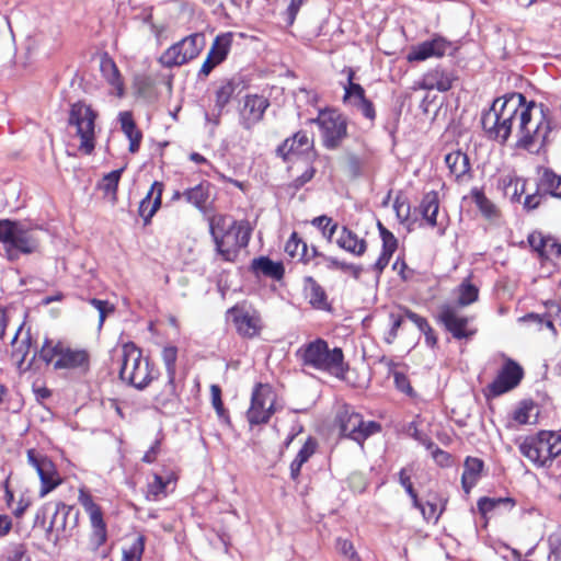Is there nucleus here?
Instances as JSON below:
<instances>
[{
	"label": "nucleus",
	"mask_w": 561,
	"mask_h": 561,
	"mask_svg": "<svg viewBox=\"0 0 561 561\" xmlns=\"http://www.w3.org/2000/svg\"><path fill=\"white\" fill-rule=\"evenodd\" d=\"M529 245L540 257L546 260L557 259L561 255V243L553 238L543 237L540 232H533L528 236Z\"/></svg>",
	"instance_id": "23"
},
{
	"label": "nucleus",
	"mask_w": 561,
	"mask_h": 561,
	"mask_svg": "<svg viewBox=\"0 0 561 561\" xmlns=\"http://www.w3.org/2000/svg\"><path fill=\"white\" fill-rule=\"evenodd\" d=\"M547 311L543 314L528 313L520 318L524 322H534L539 325H545L550 330H554L553 322L556 320L561 321V308L557 302L550 301L546 304Z\"/></svg>",
	"instance_id": "27"
},
{
	"label": "nucleus",
	"mask_w": 561,
	"mask_h": 561,
	"mask_svg": "<svg viewBox=\"0 0 561 561\" xmlns=\"http://www.w3.org/2000/svg\"><path fill=\"white\" fill-rule=\"evenodd\" d=\"M549 558H553L554 561L561 559V525L549 536Z\"/></svg>",
	"instance_id": "54"
},
{
	"label": "nucleus",
	"mask_w": 561,
	"mask_h": 561,
	"mask_svg": "<svg viewBox=\"0 0 561 561\" xmlns=\"http://www.w3.org/2000/svg\"><path fill=\"white\" fill-rule=\"evenodd\" d=\"M240 83V79L236 77L224 79L219 82L215 91V104L219 110H222L232 100L239 91Z\"/></svg>",
	"instance_id": "28"
},
{
	"label": "nucleus",
	"mask_w": 561,
	"mask_h": 561,
	"mask_svg": "<svg viewBox=\"0 0 561 561\" xmlns=\"http://www.w3.org/2000/svg\"><path fill=\"white\" fill-rule=\"evenodd\" d=\"M306 242H304L297 234L293 232L285 244V252L293 259H298L302 262V254L306 250Z\"/></svg>",
	"instance_id": "49"
},
{
	"label": "nucleus",
	"mask_w": 561,
	"mask_h": 561,
	"mask_svg": "<svg viewBox=\"0 0 561 561\" xmlns=\"http://www.w3.org/2000/svg\"><path fill=\"white\" fill-rule=\"evenodd\" d=\"M146 539L142 535H138L130 546L123 550L122 561H141L145 551Z\"/></svg>",
	"instance_id": "47"
},
{
	"label": "nucleus",
	"mask_w": 561,
	"mask_h": 561,
	"mask_svg": "<svg viewBox=\"0 0 561 561\" xmlns=\"http://www.w3.org/2000/svg\"><path fill=\"white\" fill-rule=\"evenodd\" d=\"M72 511L73 506L71 505H67L62 502L56 503L54 515L46 530L47 535L56 533V537L58 538L59 534L66 531L68 517Z\"/></svg>",
	"instance_id": "31"
},
{
	"label": "nucleus",
	"mask_w": 561,
	"mask_h": 561,
	"mask_svg": "<svg viewBox=\"0 0 561 561\" xmlns=\"http://www.w3.org/2000/svg\"><path fill=\"white\" fill-rule=\"evenodd\" d=\"M237 332L248 339H252L260 334L262 329V320L257 311L247 307L245 305H237L227 311Z\"/></svg>",
	"instance_id": "15"
},
{
	"label": "nucleus",
	"mask_w": 561,
	"mask_h": 561,
	"mask_svg": "<svg viewBox=\"0 0 561 561\" xmlns=\"http://www.w3.org/2000/svg\"><path fill=\"white\" fill-rule=\"evenodd\" d=\"M210 396H211V403L215 408L217 414L220 417H224L226 415V410L224 408V403L221 401V389L217 385H211L210 387Z\"/></svg>",
	"instance_id": "59"
},
{
	"label": "nucleus",
	"mask_w": 561,
	"mask_h": 561,
	"mask_svg": "<svg viewBox=\"0 0 561 561\" xmlns=\"http://www.w3.org/2000/svg\"><path fill=\"white\" fill-rule=\"evenodd\" d=\"M520 454L537 467H549L561 454V435L552 431H540L526 437L519 445Z\"/></svg>",
	"instance_id": "7"
},
{
	"label": "nucleus",
	"mask_w": 561,
	"mask_h": 561,
	"mask_svg": "<svg viewBox=\"0 0 561 561\" xmlns=\"http://www.w3.org/2000/svg\"><path fill=\"white\" fill-rule=\"evenodd\" d=\"M451 43L440 35H435L428 41H424L410 48L407 54L409 62H420L428 58H442L450 49Z\"/></svg>",
	"instance_id": "18"
},
{
	"label": "nucleus",
	"mask_w": 561,
	"mask_h": 561,
	"mask_svg": "<svg viewBox=\"0 0 561 561\" xmlns=\"http://www.w3.org/2000/svg\"><path fill=\"white\" fill-rule=\"evenodd\" d=\"M393 379H394V385L398 390H400L409 396H413V388L411 387L410 380L408 379V377L404 374L396 371L393 374Z\"/></svg>",
	"instance_id": "61"
},
{
	"label": "nucleus",
	"mask_w": 561,
	"mask_h": 561,
	"mask_svg": "<svg viewBox=\"0 0 561 561\" xmlns=\"http://www.w3.org/2000/svg\"><path fill=\"white\" fill-rule=\"evenodd\" d=\"M324 253L320 252L317 247L312 245L311 248H308V245L306 244V250H305V252L302 254V262L305 264H312V265H314V263Z\"/></svg>",
	"instance_id": "63"
},
{
	"label": "nucleus",
	"mask_w": 561,
	"mask_h": 561,
	"mask_svg": "<svg viewBox=\"0 0 561 561\" xmlns=\"http://www.w3.org/2000/svg\"><path fill=\"white\" fill-rule=\"evenodd\" d=\"M21 331L22 325L18 328L11 340L12 356L18 358L19 364H22L24 362L31 346V337L28 333L25 335V337L19 341V334L21 333Z\"/></svg>",
	"instance_id": "43"
},
{
	"label": "nucleus",
	"mask_w": 561,
	"mask_h": 561,
	"mask_svg": "<svg viewBox=\"0 0 561 561\" xmlns=\"http://www.w3.org/2000/svg\"><path fill=\"white\" fill-rule=\"evenodd\" d=\"M438 210L439 201L437 193L430 192L425 194L420 204V211L423 219H425L431 227H435L437 225Z\"/></svg>",
	"instance_id": "35"
},
{
	"label": "nucleus",
	"mask_w": 561,
	"mask_h": 561,
	"mask_svg": "<svg viewBox=\"0 0 561 561\" xmlns=\"http://www.w3.org/2000/svg\"><path fill=\"white\" fill-rule=\"evenodd\" d=\"M163 187L162 182L154 181L146 197L140 202L138 211L145 224H148L160 208Z\"/></svg>",
	"instance_id": "25"
},
{
	"label": "nucleus",
	"mask_w": 561,
	"mask_h": 561,
	"mask_svg": "<svg viewBox=\"0 0 561 561\" xmlns=\"http://www.w3.org/2000/svg\"><path fill=\"white\" fill-rule=\"evenodd\" d=\"M90 304L99 311V325L102 327L106 316L114 311L113 305L107 300H100L96 298L91 299Z\"/></svg>",
	"instance_id": "56"
},
{
	"label": "nucleus",
	"mask_w": 561,
	"mask_h": 561,
	"mask_svg": "<svg viewBox=\"0 0 561 561\" xmlns=\"http://www.w3.org/2000/svg\"><path fill=\"white\" fill-rule=\"evenodd\" d=\"M162 360L167 371V378L175 379L178 348L175 346H165L161 353Z\"/></svg>",
	"instance_id": "48"
},
{
	"label": "nucleus",
	"mask_w": 561,
	"mask_h": 561,
	"mask_svg": "<svg viewBox=\"0 0 561 561\" xmlns=\"http://www.w3.org/2000/svg\"><path fill=\"white\" fill-rule=\"evenodd\" d=\"M275 393L268 385L259 383L252 391L247 419L251 425L267 423L275 409Z\"/></svg>",
	"instance_id": "12"
},
{
	"label": "nucleus",
	"mask_w": 561,
	"mask_h": 561,
	"mask_svg": "<svg viewBox=\"0 0 561 561\" xmlns=\"http://www.w3.org/2000/svg\"><path fill=\"white\" fill-rule=\"evenodd\" d=\"M482 469L483 461L481 459L468 457L465 460L461 484L466 493H469L470 490L477 484Z\"/></svg>",
	"instance_id": "29"
},
{
	"label": "nucleus",
	"mask_w": 561,
	"mask_h": 561,
	"mask_svg": "<svg viewBox=\"0 0 561 561\" xmlns=\"http://www.w3.org/2000/svg\"><path fill=\"white\" fill-rule=\"evenodd\" d=\"M336 422L343 436L358 443H363L368 436L381 430L380 424L377 422H364L362 415L348 405H344L339 410Z\"/></svg>",
	"instance_id": "9"
},
{
	"label": "nucleus",
	"mask_w": 561,
	"mask_h": 561,
	"mask_svg": "<svg viewBox=\"0 0 561 561\" xmlns=\"http://www.w3.org/2000/svg\"><path fill=\"white\" fill-rule=\"evenodd\" d=\"M232 42L233 34L231 32L218 34L213 41L207 54L215 58L218 62L222 64L228 58Z\"/></svg>",
	"instance_id": "33"
},
{
	"label": "nucleus",
	"mask_w": 561,
	"mask_h": 561,
	"mask_svg": "<svg viewBox=\"0 0 561 561\" xmlns=\"http://www.w3.org/2000/svg\"><path fill=\"white\" fill-rule=\"evenodd\" d=\"M99 112L90 104L80 100L70 105L68 126L76 129L80 140H95Z\"/></svg>",
	"instance_id": "10"
},
{
	"label": "nucleus",
	"mask_w": 561,
	"mask_h": 561,
	"mask_svg": "<svg viewBox=\"0 0 561 561\" xmlns=\"http://www.w3.org/2000/svg\"><path fill=\"white\" fill-rule=\"evenodd\" d=\"M523 378V368L512 359H506L499 371L495 380L490 385V391L494 396H500L515 388Z\"/></svg>",
	"instance_id": "21"
},
{
	"label": "nucleus",
	"mask_w": 561,
	"mask_h": 561,
	"mask_svg": "<svg viewBox=\"0 0 561 561\" xmlns=\"http://www.w3.org/2000/svg\"><path fill=\"white\" fill-rule=\"evenodd\" d=\"M457 305L467 307L478 300L479 289L470 280L465 279L456 289Z\"/></svg>",
	"instance_id": "38"
},
{
	"label": "nucleus",
	"mask_w": 561,
	"mask_h": 561,
	"mask_svg": "<svg viewBox=\"0 0 561 561\" xmlns=\"http://www.w3.org/2000/svg\"><path fill=\"white\" fill-rule=\"evenodd\" d=\"M393 208L397 213L398 218L405 220L410 216V205L405 201L397 197L393 204Z\"/></svg>",
	"instance_id": "64"
},
{
	"label": "nucleus",
	"mask_w": 561,
	"mask_h": 561,
	"mask_svg": "<svg viewBox=\"0 0 561 561\" xmlns=\"http://www.w3.org/2000/svg\"><path fill=\"white\" fill-rule=\"evenodd\" d=\"M344 72L347 75V83L344 85L343 102L355 107L365 118L374 121L376 118L375 105L366 98L365 89L359 83L354 82L355 70L347 67Z\"/></svg>",
	"instance_id": "14"
},
{
	"label": "nucleus",
	"mask_w": 561,
	"mask_h": 561,
	"mask_svg": "<svg viewBox=\"0 0 561 561\" xmlns=\"http://www.w3.org/2000/svg\"><path fill=\"white\" fill-rule=\"evenodd\" d=\"M500 506H508L511 508L514 506V501L511 497H481L478 501V510L483 516H486Z\"/></svg>",
	"instance_id": "45"
},
{
	"label": "nucleus",
	"mask_w": 561,
	"mask_h": 561,
	"mask_svg": "<svg viewBox=\"0 0 561 561\" xmlns=\"http://www.w3.org/2000/svg\"><path fill=\"white\" fill-rule=\"evenodd\" d=\"M28 463L36 470L41 489L39 496L44 497L62 482V478L58 472L55 463L45 455L35 449L27 450Z\"/></svg>",
	"instance_id": "13"
},
{
	"label": "nucleus",
	"mask_w": 561,
	"mask_h": 561,
	"mask_svg": "<svg viewBox=\"0 0 561 561\" xmlns=\"http://www.w3.org/2000/svg\"><path fill=\"white\" fill-rule=\"evenodd\" d=\"M66 153L68 156L91 154L94 151V142H66Z\"/></svg>",
	"instance_id": "55"
},
{
	"label": "nucleus",
	"mask_w": 561,
	"mask_h": 561,
	"mask_svg": "<svg viewBox=\"0 0 561 561\" xmlns=\"http://www.w3.org/2000/svg\"><path fill=\"white\" fill-rule=\"evenodd\" d=\"M538 410L534 402L524 401L514 411L513 419L518 424H533L537 421Z\"/></svg>",
	"instance_id": "42"
},
{
	"label": "nucleus",
	"mask_w": 561,
	"mask_h": 561,
	"mask_svg": "<svg viewBox=\"0 0 561 561\" xmlns=\"http://www.w3.org/2000/svg\"><path fill=\"white\" fill-rule=\"evenodd\" d=\"M39 358L55 370L87 371L90 366V354L84 348L72 347L62 341L45 339L41 350Z\"/></svg>",
	"instance_id": "5"
},
{
	"label": "nucleus",
	"mask_w": 561,
	"mask_h": 561,
	"mask_svg": "<svg viewBox=\"0 0 561 561\" xmlns=\"http://www.w3.org/2000/svg\"><path fill=\"white\" fill-rule=\"evenodd\" d=\"M313 142H290L288 147V142H283L277 148V153L283 157L285 161H293L295 158H298L297 150L302 146H307V149H311Z\"/></svg>",
	"instance_id": "51"
},
{
	"label": "nucleus",
	"mask_w": 561,
	"mask_h": 561,
	"mask_svg": "<svg viewBox=\"0 0 561 561\" xmlns=\"http://www.w3.org/2000/svg\"><path fill=\"white\" fill-rule=\"evenodd\" d=\"M8 561H31L24 545H15L8 557Z\"/></svg>",
	"instance_id": "62"
},
{
	"label": "nucleus",
	"mask_w": 561,
	"mask_h": 561,
	"mask_svg": "<svg viewBox=\"0 0 561 561\" xmlns=\"http://www.w3.org/2000/svg\"><path fill=\"white\" fill-rule=\"evenodd\" d=\"M340 262L341 261L337 257L323 254L312 266L320 271L333 272L337 271Z\"/></svg>",
	"instance_id": "57"
},
{
	"label": "nucleus",
	"mask_w": 561,
	"mask_h": 561,
	"mask_svg": "<svg viewBox=\"0 0 561 561\" xmlns=\"http://www.w3.org/2000/svg\"><path fill=\"white\" fill-rule=\"evenodd\" d=\"M538 190L561 199V176L551 169L543 168L538 182Z\"/></svg>",
	"instance_id": "34"
},
{
	"label": "nucleus",
	"mask_w": 561,
	"mask_h": 561,
	"mask_svg": "<svg viewBox=\"0 0 561 561\" xmlns=\"http://www.w3.org/2000/svg\"><path fill=\"white\" fill-rule=\"evenodd\" d=\"M119 362L121 379L137 389L146 388L154 378L149 359L131 342L123 344Z\"/></svg>",
	"instance_id": "6"
},
{
	"label": "nucleus",
	"mask_w": 561,
	"mask_h": 561,
	"mask_svg": "<svg viewBox=\"0 0 561 561\" xmlns=\"http://www.w3.org/2000/svg\"><path fill=\"white\" fill-rule=\"evenodd\" d=\"M438 319L457 340L468 339L476 333V330L468 328L469 318L460 314L456 306L449 304L442 305Z\"/></svg>",
	"instance_id": "17"
},
{
	"label": "nucleus",
	"mask_w": 561,
	"mask_h": 561,
	"mask_svg": "<svg viewBox=\"0 0 561 561\" xmlns=\"http://www.w3.org/2000/svg\"><path fill=\"white\" fill-rule=\"evenodd\" d=\"M268 106L270 101L267 98L259 94H248L240 111L241 125L247 129L252 128L263 119Z\"/></svg>",
	"instance_id": "19"
},
{
	"label": "nucleus",
	"mask_w": 561,
	"mask_h": 561,
	"mask_svg": "<svg viewBox=\"0 0 561 561\" xmlns=\"http://www.w3.org/2000/svg\"><path fill=\"white\" fill-rule=\"evenodd\" d=\"M219 65L221 64L207 54L205 60L203 61L197 71V78L201 80H206L213 72V70L217 68Z\"/></svg>",
	"instance_id": "58"
},
{
	"label": "nucleus",
	"mask_w": 561,
	"mask_h": 561,
	"mask_svg": "<svg viewBox=\"0 0 561 561\" xmlns=\"http://www.w3.org/2000/svg\"><path fill=\"white\" fill-rule=\"evenodd\" d=\"M317 448V442L314 438L309 437L299 453L297 454L296 458L290 463V477L296 480L300 474V469L305 462L308 461V459L314 454Z\"/></svg>",
	"instance_id": "37"
},
{
	"label": "nucleus",
	"mask_w": 561,
	"mask_h": 561,
	"mask_svg": "<svg viewBox=\"0 0 561 561\" xmlns=\"http://www.w3.org/2000/svg\"><path fill=\"white\" fill-rule=\"evenodd\" d=\"M206 46L202 32L192 33L168 47L158 58L160 66L167 69L181 67L195 60Z\"/></svg>",
	"instance_id": "8"
},
{
	"label": "nucleus",
	"mask_w": 561,
	"mask_h": 561,
	"mask_svg": "<svg viewBox=\"0 0 561 561\" xmlns=\"http://www.w3.org/2000/svg\"><path fill=\"white\" fill-rule=\"evenodd\" d=\"M336 245L345 252L354 256H363L367 251V242L364 238H359L347 226H343L335 239Z\"/></svg>",
	"instance_id": "22"
},
{
	"label": "nucleus",
	"mask_w": 561,
	"mask_h": 561,
	"mask_svg": "<svg viewBox=\"0 0 561 561\" xmlns=\"http://www.w3.org/2000/svg\"><path fill=\"white\" fill-rule=\"evenodd\" d=\"M100 71L118 98L124 96L125 85L121 71L112 57L104 54L100 60Z\"/></svg>",
	"instance_id": "24"
},
{
	"label": "nucleus",
	"mask_w": 561,
	"mask_h": 561,
	"mask_svg": "<svg viewBox=\"0 0 561 561\" xmlns=\"http://www.w3.org/2000/svg\"><path fill=\"white\" fill-rule=\"evenodd\" d=\"M167 482L159 476L154 474L153 480L148 484L147 497L157 501L160 495L165 494Z\"/></svg>",
	"instance_id": "53"
},
{
	"label": "nucleus",
	"mask_w": 561,
	"mask_h": 561,
	"mask_svg": "<svg viewBox=\"0 0 561 561\" xmlns=\"http://www.w3.org/2000/svg\"><path fill=\"white\" fill-rule=\"evenodd\" d=\"M210 183L204 181L194 187L185 190L183 195L187 203L194 205L199 210H205L210 197Z\"/></svg>",
	"instance_id": "30"
},
{
	"label": "nucleus",
	"mask_w": 561,
	"mask_h": 561,
	"mask_svg": "<svg viewBox=\"0 0 561 561\" xmlns=\"http://www.w3.org/2000/svg\"><path fill=\"white\" fill-rule=\"evenodd\" d=\"M178 401L175 379L168 378L162 389L153 397V407L159 411L173 409Z\"/></svg>",
	"instance_id": "26"
},
{
	"label": "nucleus",
	"mask_w": 561,
	"mask_h": 561,
	"mask_svg": "<svg viewBox=\"0 0 561 561\" xmlns=\"http://www.w3.org/2000/svg\"><path fill=\"white\" fill-rule=\"evenodd\" d=\"M124 170L125 167L105 174L99 184L100 190H102L105 195L111 196L113 202L117 198L118 183Z\"/></svg>",
	"instance_id": "39"
},
{
	"label": "nucleus",
	"mask_w": 561,
	"mask_h": 561,
	"mask_svg": "<svg viewBox=\"0 0 561 561\" xmlns=\"http://www.w3.org/2000/svg\"><path fill=\"white\" fill-rule=\"evenodd\" d=\"M414 506L421 511L427 522H433L434 524L437 523L444 510V507L439 508L436 503L431 501L425 503L420 502V505Z\"/></svg>",
	"instance_id": "52"
},
{
	"label": "nucleus",
	"mask_w": 561,
	"mask_h": 561,
	"mask_svg": "<svg viewBox=\"0 0 561 561\" xmlns=\"http://www.w3.org/2000/svg\"><path fill=\"white\" fill-rule=\"evenodd\" d=\"M44 231L28 227L20 221L0 220V245L9 261H16L21 255L38 252Z\"/></svg>",
	"instance_id": "3"
},
{
	"label": "nucleus",
	"mask_w": 561,
	"mask_h": 561,
	"mask_svg": "<svg viewBox=\"0 0 561 561\" xmlns=\"http://www.w3.org/2000/svg\"><path fill=\"white\" fill-rule=\"evenodd\" d=\"M297 356L305 366L327 371L340 379L345 378L348 369L347 364L344 363L342 350L339 347L330 350L328 343L322 339L301 346L297 351Z\"/></svg>",
	"instance_id": "4"
},
{
	"label": "nucleus",
	"mask_w": 561,
	"mask_h": 561,
	"mask_svg": "<svg viewBox=\"0 0 561 561\" xmlns=\"http://www.w3.org/2000/svg\"><path fill=\"white\" fill-rule=\"evenodd\" d=\"M252 268L256 274L279 280L284 276V266L282 262H274L266 256H261L252 261Z\"/></svg>",
	"instance_id": "32"
},
{
	"label": "nucleus",
	"mask_w": 561,
	"mask_h": 561,
	"mask_svg": "<svg viewBox=\"0 0 561 561\" xmlns=\"http://www.w3.org/2000/svg\"><path fill=\"white\" fill-rule=\"evenodd\" d=\"M312 122L318 125L324 140H341L347 135V121L335 108L321 110Z\"/></svg>",
	"instance_id": "16"
},
{
	"label": "nucleus",
	"mask_w": 561,
	"mask_h": 561,
	"mask_svg": "<svg viewBox=\"0 0 561 561\" xmlns=\"http://www.w3.org/2000/svg\"><path fill=\"white\" fill-rule=\"evenodd\" d=\"M208 222L217 254L226 262H234L240 250L249 244L251 238L249 224L232 220L224 215L211 216Z\"/></svg>",
	"instance_id": "2"
},
{
	"label": "nucleus",
	"mask_w": 561,
	"mask_h": 561,
	"mask_svg": "<svg viewBox=\"0 0 561 561\" xmlns=\"http://www.w3.org/2000/svg\"><path fill=\"white\" fill-rule=\"evenodd\" d=\"M390 320H391V328L388 332V335L386 336V342L391 344L398 335V330L401 328L403 323V316L401 314H394L390 313Z\"/></svg>",
	"instance_id": "60"
},
{
	"label": "nucleus",
	"mask_w": 561,
	"mask_h": 561,
	"mask_svg": "<svg viewBox=\"0 0 561 561\" xmlns=\"http://www.w3.org/2000/svg\"><path fill=\"white\" fill-rule=\"evenodd\" d=\"M79 503L82 505L90 518L91 534L89 536L88 549L98 552L107 539L106 524L103 519L101 507L93 501L90 493L83 489L79 492Z\"/></svg>",
	"instance_id": "11"
},
{
	"label": "nucleus",
	"mask_w": 561,
	"mask_h": 561,
	"mask_svg": "<svg viewBox=\"0 0 561 561\" xmlns=\"http://www.w3.org/2000/svg\"><path fill=\"white\" fill-rule=\"evenodd\" d=\"M378 230L382 240L381 252L393 255L398 248L397 238L380 221H378Z\"/></svg>",
	"instance_id": "50"
},
{
	"label": "nucleus",
	"mask_w": 561,
	"mask_h": 561,
	"mask_svg": "<svg viewBox=\"0 0 561 561\" xmlns=\"http://www.w3.org/2000/svg\"><path fill=\"white\" fill-rule=\"evenodd\" d=\"M481 126L488 138L502 140H507L514 127L518 140H548L557 128L545 105L527 102L522 93L495 99L483 112Z\"/></svg>",
	"instance_id": "1"
},
{
	"label": "nucleus",
	"mask_w": 561,
	"mask_h": 561,
	"mask_svg": "<svg viewBox=\"0 0 561 561\" xmlns=\"http://www.w3.org/2000/svg\"><path fill=\"white\" fill-rule=\"evenodd\" d=\"M311 225L321 231L322 237L329 243L333 242V237L339 230V226L336 222H333L332 218L325 215L318 216L311 220Z\"/></svg>",
	"instance_id": "44"
},
{
	"label": "nucleus",
	"mask_w": 561,
	"mask_h": 561,
	"mask_svg": "<svg viewBox=\"0 0 561 561\" xmlns=\"http://www.w3.org/2000/svg\"><path fill=\"white\" fill-rule=\"evenodd\" d=\"M480 213L489 220L499 218V208L485 196L484 192L478 187L471 190L470 195Z\"/></svg>",
	"instance_id": "36"
},
{
	"label": "nucleus",
	"mask_w": 561,
	"mask_h": 561,
	"mask_svg": "<svg viewBox=\"0 0 561 561\" xmlns=\"http://www.w3.org/2000/svg\"><path fill=\"white\" fill-rule=\"evenodd\" d=\"M446 164L453 173L463 174L469 170V159L467 154L461 153L459 150L450 152L445 158Z\"/></svg>",
	"instance_id": "46"
},
{
	"label": "nucleus",
	"mask_w": 561,
	"mask_h": 561,
	"mask_svg": "<svg viewBox=\"0 0 561 561\" xmlns=\"http://www.w3.org/2000/svg\"><path fill=\"white\" fill-rule=\"evenodd\" d=\"M118 121L121 124V129L128 138V140H141V130L138 128L131 112H121L118 115Z\"/></svg>",
	"instance_id": "40"
},
{
	"label": "nucleus",
	"mask_w": 561,
	"mask_h": 561,
	"mask_svg": "<svg viewBox=\"0 0 561 561\" xmlns=\"http://www.w3.org/2000/svg\"><path fill=\"white\" fill-rule=\"evenodd\" d=\"M457 79L458 77L454 70L437 66L428 69L417 84L423 90L446 92L453 88Z\"/></svg>",
	"instance_id": "20"
},
{
	"label": "nucleus",
	"mask_w": 561,
	"mask_h": 561,
	"mask_svg": "<svg viewBox=\"0 0 561 561\" xmlns=\"http://www.w3.org/2000/svg\"><path fill=\"white\" fill-rule=\"evenodd\" d=\"M306 289L310 304L316 308H324L327 305V294L324 289L311 277H306Z\"/></svg>",
	"instance_id": "41"
}]
</instances>
